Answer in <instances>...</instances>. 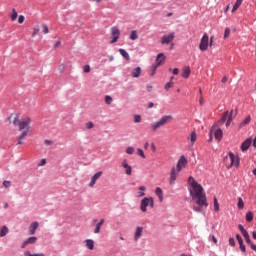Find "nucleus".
Masks as SVG:
<instances>
[{"mask_svg":"<svg viewBox=\"0 0 256 256\" xmlns=\"http://www.w3.org/2000/svg\"><path fill=\"white\" fill-rule=\"evenodd\" d=\"M147 207H149V197H145L140 202V209L143 213L147 212Z\"/></svg>","mask_w":256,"mask_h":256,"instance_id":"12","label":"nucleus"},{"mask_svg":"<svg viewBox=\"0 0 256 256\" xmlns=\"http://www.w3.org/2000/svg\"><path fill=\"white\" fill-rule=\"evenodd\" d=\"M129 38L131 39V41H135L136 39H139V35H137V31L136 30L131 31Z\"/></svg>","mask_w":256,"mask_h":256,"instance_id":"31","label":"nucleus"},{"mask_svg":"<svg viewBox=\"0 0 256 256\" xmlns=\"http://www.w3.org/2000/svg\"><path fill=\"white\" fill-rule=\"evenodd\" d=\"M251 143H253V140L251 138L246 139L242 144H241V151L245 152L251 147Z\"/></svg>","mask_w":256,"mask_h":256,"instance_id":"15","label":"nucleus"},{"mask_svg":"<svg viewBox=\"0 0 256 256\" xmlns=\"http://www.w3.org/2000/svg\"><path fill=\"white\" fill-rule=\"evenodd\" d=\"M185 165H187V158H185L182 155V156H180V159L178 160L177 166H176L178 173H180V171L183 169V167H185Z\"/></svg>","mask_w":256,"mask_h":256,"instance_id":"9","label":"nucleus"},{"mask_svg":"<svg viewBox=\"0 0 256 256\" xmlns=\"http://www.w3.org/2000/svg\"><path fill=\"white\" fill-rule=\"evenodd\" d=\"M236 239H237L239 244L243 243V238L241 237V235L237 234Z\"/></svg>","mask_w":256,"mask_h":256,"instance_id":"50","label":"nucleus"},{"mask_svg":"<svg viewBox=\"0 0 256 256\" xmlns=\"http://www.w3.org/2000/svg\"><path fill=\"white\" fill-rule=\"evenodd\" d=\"M189 75H191V68L189 66H185L182 69L181 77H183V79H188Z\"/></svg>","mask_w":256,"mask_h":256,"instance_id":"17","label":"nucleus"},{"mask_svg":"<svg viewBox=\"0 0 256 256\" xmlns=\"http://www.w3.org/2000/svg\"><path fill=\"white\" fill-rule=\"evenodd\" d=\"M163 61H165V54L159 53L156 57L157 67H159V65H161Z\"/></svg>","mask_w":256,"mask_h":256,"instance_id":"22","label":"nucleus"},{"mask_svg":"<svg viewBox=\"0 0 256 256\" xmlns=\"http://www.w3.org/2000/svg\"><path fill=\"white\" fill-rule=\"evenodd\" d=\"M3 185L6 189H9V187H11V182L10 181H4Z\"/></svg>","mask_w":256,"mask_h":256,"instance_id":"47","label":"nucleus"},{"mask_svg":"<svg viewBox=\"0 0 256 256\" xmlns=\"http://www.w3.org/2000/svg\"><path fill=\"white\" fill-rule=\"evenodd\" d=\"M227 81H228V79H227L226 76H224V77L222 78V80H221L222 83H227Z\"/></svg>","mask_w":256,"mask_h":256,"instance_id":"61","label":"nucleus"},{"mask_svg":"<svg viewBox=\"0 0 256 256\" xmlns=\"http://www.w3.org/2000/svg\"><path fill=\"white\" fill-rule=\"evenodd\" d=\"M86 247L90 249V251H93L95 249V242L91 239L86 240Z\"/></svg>","mask_w":256,"mask_h":256,"instance_id":"23","label":"nucleus"},{"mask_svg":"<svg viewBox=\"0 0 256 256\" xmlns=\"http://www.w3.org/2000/svg\"><path fill=\"white\" fill-rule=\"evenodd\" d=\"M138 197H145L144 192H138Z\"/></svg>","mask_w":256,"mask_h":256,"instance_id":"62","label":"nucleus"},{"mask_svg":"<svg viewBox=\"0 0 256 256\" xmlns=\"http://www.w3.org/2000/svg\"><path fill=\"white\" fill-rule=\"evenodd\" d=\"M27 133H29V128H27L26 130H24L20 136L18 137V139H25V137H27Z\"/></svg>","mask_w":256,"mask_h":256,"instance_id":"36","label":"nucleus"},{"mask_svg":"<svg viewBox=\"0 0 256 256\" xmlns=\"http://www.w3.org/2000/svg\"><path fill=\"white\" fill-rule=\"evenodd\" d=\"M214 211H219V201H217V197H214Z\"/></svg>","mask_w":256,"mask_h":256,"instance_id":"41","label":"nucleus"},{"mask_svg":"<svg viewBox=\"0 0 256 256\" xmlns=\"http://www.w3.org/2000/svg\"><path fill=\"white\" fill-rule=\"evenodd\" d=\"M246 221H248L249 223L253 221V212L249 211L246 213Z\"/></svg>","mask_w":256,"mask_h":256,"instance_id":"32","label":"nucleus"},{"mask_svg":"<svg viewBox=\"0 0 256 256\" xmlns=\"http://www.w3.org/2000/svg\"><path fill=\"white\" fill-rule=\"evenodd\" d=\"M126 153H127L128 155H133V153H135V148H133V147H128V148L126 149Z\"/></svg>","mask_w":256,"mask_h":256,"instance_id":"44","label":"nucleus"},{"mask_svg":"<svg viewBox=\"0 0 256 256\" xmlns=\"http://www.w3.org/2000/svg\"><path fill=\"white\" fill-rule=\"evenodd\" d=\"M24 256H45L43 253H38V254H32L29 251L24 252Z\"/></svg>","mask_w":256,"mask_h":256,"instance_id":"35","label":"nucleus"},{"mask_svg":"<svg viewBox=\"0 0 256 256\" xmlns=\"http://www.w3.org/2000/svg\"><path fill=\"white\" fill-rule=\"evenodd\" d=\"M42 27H43V33L47 35V33H49V27H47V24H43Z\"/></svg>","mask_w":256,"mask_h":256,"instance_id":"46","label":"nucleus"},{"mask_svg":"<svg viewBox=\"0 0 256 256\" xmlns=\"http://www.w3.org/2000/svg\"><path fill=\"white\" fill-rule=\"evenodd\" d=\"M231 35V29L225 28L224 30V39H228V37Z\"/></svg>","mask_w":256,"mask_h":256,"instance_id":"37","label":"nucleus"},{"mask_svg":"<svg viewBox=\"0 0 256 256\" xmlns=\"http://www.w3.org/2000/svg\"><path fill=\"white\" fill-rule=\"evenodd\" d=\"M243 237H244V239H245V241H246V243H247L248 245H251V244L253 243V242H251V237L249 236V232H247L246 234H244Z\"/></svg>","mask_w":256,"mask_h":256,"instance_id":"33","label":"nucleus"},{"mask_svg":"<svg viewBox=\"0 0 256 256\" xmlns=\"http://www.w3.org/2000/svg\"><path fill=\"white\" fill-rule=\"evenodd\" d=\"M237 207H238V209H244L245 208V202L243 201V198H241V197L238 198Z\"/></svg>","mask_w":256,"mask_h":256,"instance_id":"30","label":"nucleus"},{"mask_svg":"<svg viewBox=\"0 0 256 256\" xmlns=\"http://www.w3.org/2000/svg\"><path fill=\"white\" fill-rule=\"evenodd\" d=\"M119 53H120V55H122L124 57V59H126V61H129L131 59L130 56H129V53L126 52L125 49L120 48Z\"/></svg>","mask_w":256,"mask_h":256,"instance_id":"25","label":"nucleus"},{"mask_svg":"<svg viewBox=\"0 0 256 256\" xmlns=\"http://www.w3.org/2000/svg\"><path fill=\"white\" fill-rule=\"evenodd\" d=\"M172 120L173 116L171 115L163 116L159 121L151 124L152 131H157V129L163 127L164 125H167V123H170Z\"/></svg>","mask_w":256,"mask_h":256,"instance_id":"3","label":"nucleus"},{"mask_svg":"<svg viewBox=\"0 0 256 256\" xmlns=\"http://www.w3.org/2000/svg\"><path fill=\"white\" fill-rule=\"evenodd\" d=\"M11 20L12 21H15L18 17V14H17V10H15V8L12 9V14H11Z\"/></svg>","mask_w":256,"mask_h":256,"instance_id":"34","label":"nucleus"},{"mask_svg":"<svg viewBox=\"0 0 256 256\" xmlns=\"http://www.w3.org/2000/svg\"><path fill=\"white\" fill-rule=\"evenodd\" d=\"M44 143H45V145H48V146H49V145H53V141H52V140H47V139H46V140L44 141Z\"/></svg>","mask_w":256,"mask_h":256,"instance_id":"56","label":"nucleus"},{"mask_svg":"<svg viewBox=\"0 0 256 256\" xmlns=\"http://www.w3.org/2000/svg\"><path fill=\"white\" fill-rule=\"evenodd\" d=\"M25 21V16H23V15H20L19 17H18V23H23Z\"/></svg>","mask_w":256,"mask_h":256,"instance_id":"51","label":"nucleus"},{"mask_svg":"<svg viewBox=\"0 0 256 256\" xmlns=\"http://www.w3.org/2000/svg\"><path fill=\"white\" fill-rule=\"evenodd\" d=\"M243 3V0H236L233 8H232V13H235V11H237V9H239V7H241Z\"/></svg>","mask_w":256,"mask_h":256,"instance_id":"28","label":"nucleus"},{"mask_svg":"<svg viewBox=\"0 0 256 256\" xmlns=\"http://www.w3.org/2000/svg\"><path fill=\"white\" fill-rule=\"evenodd\" d=\"M213 133H214V137H215L216 141H221V139H223V130H221V128H217V127L213 126L210 130L209 141H213Z\"/></svg>","mask_w":256,"mask_h":256,"instance_id":"6","label":"nucleus"},{"mask_svg":"<svg viewBox=\"0 0 256 256\" xmlns=\"http://www.w3.org/2000/svg\"><path fill=\"white\" fill-rule=\"evenodd\" d=\"M224 163L227 169H231V167H239V156H236L233 152H229L228 156L224 158Z\"/></svg>","mask_w":256,"mask_h":256,"instance_id":"2","label":"nucleus"},{"mask_svg":"<svg viewBox=\"0 0 256 256\" xmlns=\"http://www.w3.org/2000/svg\"><path fill=\"white\" fill-rule=\"evenodd\" d=\"M238 229L239 231H241L242 235H246L248 233L247 230L241 224L238 225Z\"/></svg>","mask_w":256,"mask_h":256,"instance_id":"42","label":"nucleus"},{"mask_svg":"<svg viewBox=\"0 0 256 256\" xmlns=\"http://www.w3.org/2000/svg\"><path fill=\"white\" fill-rule=\"evenodd\" d=\"M177 175H179V172L177 171V169H175V167H172L170 173V185H173V183L177 181Z\"/></svg>","mask_w":256,"mask_h":256,"instance_id":"13","label":"nucleus"},{"mask_svg":"<svg viewBox=\"0 0 256 256\" xmlns=\"http://www.w3.org/2000/svg\"><path fill=\"white\" fill-rule=\"evenodd\" d=\"M35 243H37V237L35 236L29 237L26 241L22 243L21 248L25 249L27 245H35Z\"/></svg>","mask_w":256,"mask_h":256,"instance_id":"11","label":"nucleus"},{"mask_svg":"<svg viewBox=\"0 0 256 256\" xmlns=\"http://www.w3.org/2000/svg\"><path fill=\"white\" fill-rule=\"evenodd\" d=\"M103 175V172H97L95 173L92 178L91 181L89 183V187H95V183H97V179H99L101 176Z\"/></svg>","mask_w":256,"mask_h":256,"instance_id":"14","label":"nucleus"},{"mask_svg":"<svg viewBox=\"0 0 256 256\" xmlns=\"http://www.w3.org/2000/svg\"><path fill=\"white\" fill-rule=\"evenodd\" d=\"M253 147H254V149H256V137L253 140Z\"/></svg>","mask_w":256,"mask_h":256,"instance_id":"63","label":"nucleus"},{"mask_svg":"<svg viewBox=\"0 0 256 256\" xmlns=\"http://www.w3.org/2000/svg\"><path fill=\"white\" fill-rule=\"evenodd\" d=\"M235 115H237V110L236 111H233L231 110L230 114H229V111H226L221 120H220V123L223 124L226 122V127H229V125H231V121H233V117H235Z\"/></svg>","mask_w":256,"mask_h":256,"instance_id":"5","label":"nucleus"},{"mask_svg":"<svg viewBox=\"0 0 256 256\" xmlns=\"http://www.w3.org/2000/svg\"><path fill=\"white\" fill-rule=\"evenodd\" d=\"M250 247H251V249L253 250V251H256V245L255 244H250Z\"/></svg>","mask_w":256,"mask_h":256,"instance_id":"60","label":"nucleus"},{"mask_svg":"<svg viewBox=\"0 0 256 256\" xmlns=\"http://www.w3.org/2000/svg\"><path fill=\"white\" fill-rule=\"evenodd\" d=\"M9 233V228L7 226H3L0 229V237H5Z\"/></svg>","mask_w":256,"mask_h":256,"instance_id":"27","label":"nucleus"},{"mask_svg":"<svg viewBox=\"0 0 256 256\" xmlns=\"http://www.w3.org/2000/svg\"><path fill=\"white\" fill-rule=\"evenodd\" d=\"M155 193H156L159 201H163V189H161L160 187H157L155 189Z\"/></svg>","mask_w":256,"mask_h":256,"instance_id":"24","label":"nucleus"},{"mask_svg":"<svg viewBox=\"0 0 256 256\" xmlns=\"http://www.w3.org/2000/svg\"><path fill=\"white\" fill-rule=\"evenodd\" d=\"M122 167L125 169V173H126L127 175H131V173L133 172V170H132V168H131V165H129V164L127 163V159H124V160L122 161Z\"/></svg>","mask_w":256,"mask_h":256,"instance_id":"16","label":"nucleus"},{"mask_svg":"<svg viewBox=\"0 0 256 256\" xmlns=\"http://www.w3.org/2000/svg\"><path fill=\"white\" fill-rule=\"evenodd\" d=\"M148 205L153 209L155 207V202L153 197H148Z\"/></svg>","mask_w":256,"mask_h":256,"instance_id":"40","label":"nucleus"},{"mask_svg":"<svg viewBox=\"0 0 256 256\" xmlns=\"http://www.w3.org/2000/svg\"><path fill=\"white\" fill-rule=\"evenodd\" d=\"M143 235V227L138 226L136 228V232L134 234V240L135 241H139V239H141V236Z\"/></svg>","mask_w":256,"mask_h":256,"instance_id":"18","label":"nucleus"},{"mask_svg":"<svg viewBox=\"0 0 256 256\" xmlns=\"http://www.w3.org/2000/svg\"><path fill=\"white\" fill-rule=\"evenodd\" d=\"M132 77H134L135 79L141 77V67H136L132 70V73H131Z\"/></svg>","mask_w":256,"mask_h":256,"instance_id":"20","label":"nucleus"},{"mask_svg":"<svg viewBox=\"0 0 256 256\" xmlns=\"http://www.w3.org/2000/svg\"><path fill=\"white\" fill-rule=\"evenodd\" d=\"M91 71V66L85 65L84 66V73H89Z\"/></svg>","mask_w":256,"mask_h":256,"instance_id":"49","label":"nucleus"},{"mask_svg":"<svg viewBox=\"0 0 256 256\" xmlns=\"http://www.w3.org/2000/svg\"><path fill=\"white\" fill-rule=\"evenodd\" d=\"M188 191L190 193V197H193V176L188 178Z\"/></svg>","mask_w":256,"mask_h":256,"instance_id":"21","label":"nucleus"},{"mask_svg":"<svg viewBox=\"0 0 256 256\" xmlns=\"http://www.w3.org/2000/svg\"><path fill=\"white\" fill-rule=\"evenodd\" d=\"M93 127H94L93 122L86 123V129H93Z\"/></svg>","mask_w":256,"mask_h":256,"instance_id":"48","label":"nucleus"},{"mask_svg":"<svg viewBox=\"0 0 256 256\" xmlns=\"http://www.w3.org/2000/svg\"><path fill=\"white\" fill-rule=\"evenodd\" d=\"M137 153H138L139 157H142V159H145V153L143 152V149L138 148Z\"/></svg>","mask_w":256,"mask_h":256,"instance_id":"43","label":"nucleus"},{"mask_svg":"<svg viewBox=\"0 0 256 256\" xmlns=\"http://www.w3.org/2000/svg\"><path fill=\"white\" fill-rule=\"evenodd\" d=\"M38 227H39V222H33L32 224H30L29 235H35V231H37Z\"/></svg>","mask_w":256,"mask_h":256,"instance_id":"19","label":"nucleus"},{"mask_svg":"<svg viewBox=\"0 0 256 256\" xmlns=\"http://www.w3.org/2000/svg\"><path fill=\"white\" fill-rule=\"evenodd\" d=\"M106 105H111L113 103V98L111 96H105Z\"/></svg>","mask_w":256,"mask_h":256,"instance_id":"39","label":"nucleus"},{"mask_svg":"<svg viewBox=\"0 0 256 256\" xmlns=\"http://www.w3.org/2000/svg\"><path fill=\"white\" fill-rule=\"evenodd\" d=\"M146 89L148 93H151V91H153V86L151 84H147Z\"/></svg>","mask_w":256,"mask_h":256,"instance_id":"54","label":"nucleus"},{"mask_svg":"<svg viewBox=\"0 0 256 256\" xmlns=\"http://www.w3.org/2000/svg\"><path fill=\"white\" fill-rule=\"evenodd\" d=\"M59 45H61V40H58V41L54 44V49H57V47H59Z\"/></svg>","mask_w":256,"mask_h":256,"instance_id":"58","label":"nucleus"},{"mask_svg":"<svg viewBox=\"0 0 256 256\" xmlns=\"http://www.w3.org/2000/svg\"><path fill=\"white\" fill-rule=\"evenodd\" d=\"M29 123H31V118H25L24 120L20 121L18 115H15L13 120V125H18L19 131H23V129H29Z\"/></svg>","mask_w":256,"mask_h":256,"instance_id":"4","label":"nucleus"},{"mask_svg":"<svg viewBox=\"0 0 256 256\" xmlns=\"http://www.w3.org/2000/svg\"><path fill=\"white\" fill-rule=\"evenodd\" d=\"M171 87H173V81L167 82V83L165 84V86H164V89H165L166 91H169V89H171Z\"/></svg>","mask_w":256,"mask_h":256,"instance_id":"38","label":"nucleus"},{"mask_svg":"<svg viewBox=\"0 0 256 256\" xmlns=\"http://www.w3.org/2000/svg\"><path fill=\"white\" fill-rule=\"evenodd\" d=\"M239 245H240L241 251H243V253H245V251H246L245 244H243V242H242V243L239 244Z\"/></svg>","mask_w":256,"mask_h":256,"instance_id":"55","label":"nucleus"},{"mask_svg":"<svg viewBox=\"0 0 256 256\" xmlns=\"http://www.w3.org/2000/svg\"><path fill=\"white\" fill-rule=\"evenodd\" d=\"M134 123H141V115L134 116Z\"/></svg>","mask_w":256,"mask_h":256,"instance_id":"45","label":"nucleus"},{"mask_svg":"<svg viewBox=\"0 0 256 256\" xmlns=\"http://www.w3.org/2000/svg\"><path fill=\"white\" fill-rule=\"evenodd\" d=\"M212 241L215 245H217L218 241H217V237H215V235H212Z\"/></svg>","mask_w":256,"mask_h":256,"instance_id":"59","label":"nucleus"},{"mask_svg":"<svg viewBox=\"0 0 256 256\" xmlns=\"http://www.w3.org/2000/svg\"><path fill=\"white\" fill-rule=\"evenodd\" d=\"M208 48H209V36L207 34H204L201 39L199 49L200 51H207Z\"/></svg>","mask_w":256,"mask_h":256,"instance_id":"8","label":"nucleus"},{"mask_svg":"<svg viewBox=\"0 0 256 256\" xmlns=\"http://www.w3.org/2000/svg\"><path fill=\"white\" fill-rule=\"evenodd\" d=\"M121 36V31L119 30V28L117 27H112L111 28V37L112 40L110 41V43H117V41H119V37Z\"/></svg>","mask_w":256,"mask_h":256,"instance_id":"7","label":"nucleus"},{"mask_svg":"<svg viewBox=\"0 0 256 256\" xmlns=\"http://www.w3.org/2000/svg\"><path fill=\"white\" fill-rule=\"evenodd\" d=\"M251 123V116H247L244 121L240 123V127H245V125H249Z\"/></svg>","mask_w":256,"mask_h":256,"instance_id":"29","label":"nucleus"},{"mask_svg":"<svg viewBox=\"0 0 256 256\" xmlns=\"http://www.w3.org/2000/svg\"><path fill=\"white\" fill-rule=\"evenodd\" d=\"M47 164V160L46 159H42L40 162H39V167H43V165H46Z\"/></svg>","mask_w":256,"mask_h":256,"instance_id":"53","label":"nucleus"},{"mask_svg":"<svg viewBox=\"0 0 256 256\" xmlns=\"http://www.w3.org/2000/svg\"><path fill=\"white\" fill-rule=\"evenodd\" d=\"M193 203V210L197 213H205V210L209 207L205 189L195 180H193Z\"/></svg>","mask_w":256,"mask_h":256,"instance_id":"1","label":"nucleus"},{"mask_svg":"<svg viewBox=\"0 0 256 256\" xmlns=\"http://www.w3.org/2000/svg\"><path fill=\"white\" fill-rule=\"evenodd\" d=\"M229 245H231V247H235V238L229 239Z\"/></svg>","mask_w":256,"mask_h":256,"instance_id":"52","label":"nucleus"},{"mask_svg":"<svg viewBox=\"0 0 256 256\" xmlns=\"http://www.w3.org/2000/svg\"><path fill=\"white\" fill-rule=\"evenodd\" d=\"M103 223H105V220H104V219H101V220L97 223L96 228H95V230H94V233H95V234L101 232V226L103 225Z\"/></svg>","mask_w":256,"mask_h":256,"instance_id":"26","label":"nucleus"},{"mask_svg":"<svg viewBox=\"0 0 256 256\" xmlns=\"http://www.w3.org/2000/svg\"><path fill=\"white\" fill-rule=\"evenodd\" d=\"M173 39H175V34L170 33L169 35H164L162 37V45H169V43H171V41H173Z\"/></svg>","mask_w":256,"mask_h":256,"instance_id":"10","label":"nucleus"},{"mask_svg":"<svg viewBox=\"0 0 256 256\" xmlns=\"http://www.w3.org/2000/svg\"><path fill=\"white\" fill-rule=\"evenodd\" d=\"M252 237H253V239H256V231H254V232L252 233Z\"/></svg>","mask_w":256,"mask_h":256,"instance_id":"64","label":"nucleus"},{"mask_svg":"<svg viewBox=\"0 0 256 256\" xmlns=\"http://www.w3.org/2000/svg\"><path fill=\"white\" fill-rule=\"evenodd\" d=\"M172 73H173L174 75H179V68H174V69L172 70Z\"/></svg>","mask_w":256,"mask_h":256,"instance_id":"57","label":"nucleus"}]
</instances>
